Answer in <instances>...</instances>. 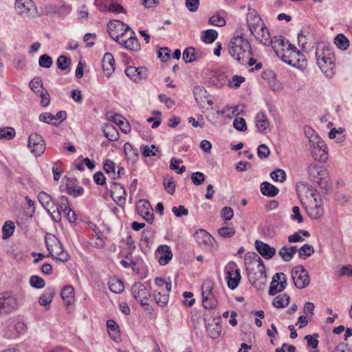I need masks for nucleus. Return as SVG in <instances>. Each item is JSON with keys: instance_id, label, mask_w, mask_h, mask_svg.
<instances>
[{"instance_id": "4c0bfd02", "label": "nucleus", "mask_w": 352, "mask_h": 352, "mask_svg": "<svg viewBox=\"0 0 352 352\" xmlns=\"http://www.w3.org/2000/svg\"><path fill=\"white\" fill-rule=\"evenodd\" d=\"M30 89L36 95L41 94L45 89L43 87V81L41 77L33 78L29 83Z\"/></svg>"}, {"instance_id": "69168bd1", "label": "nucleus", "mask_w": 352, "mask_h": 352, "mask_svg": "<svg viewBox=\"0 0 352 352\" xmlns=\"http://www.w3.org/2000/svg\"><path fill=\"white\" fill-rule=\"evenodd\" d=\"M270 154V148L265 144H262L257 148L258 157L261 159H266Z\"/></svg>"}, {"instance_id": "de8ad7c7", "label": "nucleus", "mask_w": 352, "mask_h": 352, "mask_svg": "<svg viewBox=\"0 0 352 352\" xmlns=\"http://www.w3.org/2000/svg\"><path fill=\"white\" fill-rule=\"evenodd\" d=\"M14 224L12 221H6L2 228L3 239H7L10 237L14 233Z\"/></svg>"}, {"instance_id": "7c9ffc66", "label": "nucleus", "mask_w": 352, "mask_h": 352, "mask_svg": "<svg viewBox=\"0 0 352 352\" xmlns=\"http://www.w3.org/2000/svg\"><path fill=\"white\" fill-rule=\"evenodd\" d=\"M56 294V289L54 287H47L44 293L40 296L38 302L41 306L50 305Z\"/></svg>"}, {"instance_id": "052dcab7", "label": "nucleus", "mask_w": 352, "mask_h": 352, "mask_svg": "<svg viewBox=\"0 0 352 352\" xmlns=\"http://www.w3.org/2000/svg\"><path fill=\"white\" fill-rule=\"evenodd\" d=\"M71 59L66 56L61 55L58 57L56 61L57 67L62 69L65 70L70 65Z\"/></svg>"}, {"instance_id": "473e14b6", "label": "nucleus", "mask_w": 352, "mask_h": 352, "mask_svg": "<svg viewBox=\"0 0 352 352\" xmlns=\"http://www.w3.org/2000/svg\"><path fill=\"white\" fill-rule=\"evenodd\" d=\"M313 157L319 162H324L328 159V152L327 145L324 147H314L311 151Z\"/></svg>"}, {"instance_id": "2eb2a0df", "label": "nucleus", "mask_w": 352, "mask_h": 352, "mask_svg": "<svg viewBox=\"0 0 352 352\" xmlns=\"http://www.w3.org/2000/svg\"><path fill=\"white\" fill-rule=\"evenodd\" d=\"M28 146L36 156H40L45 149V144L42 136L37 133H32L30 135Z\"/></svg>"}, {"instance_id": "f704fd0d", "label": "nucleus", "mask_w": 352, "mask_h": 352, "mask_svg": "<svg viewBox=\"0 0 352 352\" xmlns=\"http://www.w3.org/2000/svg\"><path fill=\"white\" fill-rule=\"evenodd\" d=\"M308 174L309 179L312 182H316V179H319L321 176L326 175L327 171L325 169H319L316 165H309L308 166Z\"/></svg>"}, {"instance_id": "b1692460", "label": "nucleus", "mask_w": 352, "mask_h": 352, "mask_svg": "<svg viewBox=\"0 0 352 352\" xmlns=\"http://www.w3.org/2000/svg\"><path fill=\"white\" fill-rule=\"evenodd\" d=\"M124 72L130 79L135 82L146 78V69L145 67L129 66L126 68Z\"/></svg>"}, {"instance_id": "ddd939ff", "label": "nucleus", "mask_w": 352, "mask_h": 352, "mask_svg": "<svg viewBox=\"0 0 352 352\" xmlns=\"http://www.w3.org/2000/svg\"><path fill=\"white\" fill-rule=\"evenodd\" d=\"M205 76L208 82L217 88L224 86L228 80L225 72L218 69H208L206 71Z\"/></svg>"}, {"instance_id": "13d9d810", "label": "nucleus", "mask_w": 352, "mask_h": 352, "mask_svg": "<svg viewBox=\"0 0 352 352\" xmlns=\"http://www.w3.org/2000/svg\"><path fill=\"white\" fill-rule=\"evenodd\" d=\"M298 45L301 46V49L304 52H307L308 48L314 44V38L311 37H303L300 38V36H298Z\"/></svg>"}, {"instance_id": "e433bc0d", "label": "nucleus", "mask_w": 352, "mask_h": 352, "mask_svg": "<svg viewBox=\"0 0 352 352\" xmlns=\"http://www.w3.org/2000/svg\"><path fill=\"white\" fill-rule=\"evenodd\" d=\"M289 301V296L286 294H281L274 299L272 305L276 308H284L288 306Z\"/></svg>"}, {"instance_id": "39448f33", "label": "nucleus", "mask_w": 352, "mask_h": 352, "mask_svg": "<svg viewBox=\"0 0 352 352\" xmlns=\"http://www.w3.org/2000/svg\"><path fill=\"white\" fill-rule=\"evenodd\" d=\"M45 243L49 252V255L52 258L61 262H67L69 260V254L63 250V244L53 234H47L45 236Z\"/></svg>"}, {"instance_id": "c85d7f7f", "label": "nucleus", "mask_w": 352, "mask_h": 352, "mask_svg": "<svg viewBox=\"0 0 352 352\" xmlns=\"http://www.w3.org/2000/svg\"><path fill=\"white\" fill-rule=\"evenodd\" d=\"M109 120L116 123L122 133L126 134L131 131V126L127 121H124V118L120 114H116L109 117Z\"/></svg>"}, {"instance_id": "c9c22d12", "label": "nucleus", "mask_w": 352, "mask_h": 352, "mask_svg": "<svg viewBox=\"0 0 352 352\" xmlns=\"http://www.w3.org/2000/svg\"><path fill=\"white\" fill-rule=\"evenodd\" d=\"M107 327L109 336L113 340H117L120 338L119 327L113 320L107 321Z\"/></svg>"}, {"instance_id": "7ed1b4c3", "label": "nucleus", "mask_w": 352, "mask_h": 352, "mask_svg": "<svg viewBox=\"0 0 352 352\" xmlns=\"http://www.w3.org/2000/svg\"><path fill=\"white\" fill-rule=\"evenodd\" d=\"M230 56L239 63L244 65L250 56H252V50L249 41L242 36H237L231 39L228 45Z\"/></svg>"}, {"instance_id": "4468645a", "label": "nucleus", "mask_w": 352, "mask_h": 352, "mask_svg": "<svg viewBox=\"0 0 352 352\" xmlns=\"http://www.w3.org/2000/svg\"><path fill=\"white\" fill-rule=\"evenodd\" d=\"M287 286V277L283 272L276 273L270 283L268 294L274 296L276 294L283 292Z\"/></svg>"}, {"instance_id": "3c124183", "label": "nucleus", "mask_w": 352, "mask_h": 352, "mask_svg": "<svg viewBox=\"0 0 352 352\" xmlns=\"http://www.w3.org/2000/svg\"><path fill=\"white\" fill-rule=\"evenodd\" d=\"M214 282L210 279H206L204 281L201 286L202 297L210 295H214L212 292Z\"/></svg>"}, {"instance_id": "79ce46f5", "label": "nucleus", "mask_w": 352, "mask_h": 352, "mask_svg": "<svg viewBox=\"0 0 352 352\" xmlns=\"http://www.w3.org/2000/svg\"><path fill=\"white\" fill-rule=\"evenodd\" d=\"M203 306L206 309H214L217 307L218 301L214 295L202 297Z\"/></svg>"}, {"instance_id": "412c9836", "label": "nucleus", "mask_w": 352, "mask_h": 352, "mask_svg": "<svg viewBox=\"0 0 352 352\" xmlns=\"http://www.w3.org/2000/svg\"><path fill=\"white\" fill-rule=\"evenodd\" d=\"M118 41L119 42L117 43L119 45L129 50L137 52L141 50L140 43L138 38L135 36V32L133 30L131 31V35L128 38L122 37Z\"/></svg>"}, {"instance_id": "338daca9", "label": "nucleus", "mask_w": 352, "mask_h": 352, "mask_svg": "<svg viewBox=\"0 0 352 352\" xmlns=\"http://www.w3.org/2000/svg\"><path fill=\"white\" fill-rule=\"evenodd\" d=\"M233 126L239 131H245L247 130V125L244 118H235L233 122Z\"/></svg>"}, {"instance_id": "a19ab883", "label": "nucleus", "mask_w": 352, "mask_h": 352, "mask_svg": "<svg viewBox=\"0 0 352 352\" xmlns=\"http://www.w3.org/2000/svg\"><path fill=\"white\" fill-rule=\"evenodd\" d=\"M124 152L129 160L135 161L138 157V151L133 148L131 144L126 142L124 144Z\"/></svg>"}, {"instance_id": "774afa93", "label": "nucleus", "mask_w": 352, "mask_h": 352, "mask_svg": "<svg viewBox=\"0 0 352 352\" xmlns=\"http://www.w3.org/2000/svg\"><path fill=\"white\" fill-rule=\"evenodd\" d=\"M191 179L195 186H199L204 183L205 175L201 172H195L192 174Z\"/></svg>"}, {"instance_id": "dca6fc26", "label": "nucleus", "mask_w": 352, "mask_h": 352, "mask_svg": "<svg viewBox=\"0 0 352 352\" xmlns=\"http://www.w3.org/2000/svg\"><path fill=\"white\" fill-rule=\"evenodd\" d=\"M136 210L148 223L152 224L154 221L153 210L150 203L146 199H140L136 204Z\"/></svg>"}, {"instance_id": "ea45409f", "label": "nucleus", "mask_w": 352, "mask_h": 352, "mask_svg": "<svg viewBox=\"0 0 352 352\" xmlns=\"http://www.w3.org/2000/svg\"><path fill=\"white\" fill-rule=\"evenodd\" d=\"M61 298L68 304L71 303L74 296V289L72 285H65L61 290Z\"/></svg>"}, {"instance_id": "393cba45", "label": "nucleus", "mask_w": 352, "mask_h": 352, "mask_svg": "<svg viewBox=\"0 0 352 352\" xmlns=\"http://www.w3.org/2000/svg\"><path fill=\"white\" fill-rule=\"evenodd\" d=\"M37 197L40 204L50 215V212H52L51 209H53L54 205L56 204V200L54 199L50 195L44 191H41L38 194Z\"/></svg>"}, {"instance_id": "72a5a7b5", "label": "nucleus", "mask_w": 352, "mask_h": 352, "mask_svg": "<svg viewBox=\"0 0 352 352\" xmlns=\"http://www.w3.org/2000/svg\"><path fill=\"white\" fill-rule=\"evenodd\" d=\"M201 57V54L196 52L195 48L188 47L183 52V59L186 63H192Z\"/></svg>"}, {"instance_id": "f257e3e1", "label": "nucleus", "mask_w": 352, "mask_h": 352, "mask_svg": "<svg viewBox=\"0 0 352 352\" xmlns=\"http://www.w3.org/2000/svg\"><path fill=\"white\" fill-rule=\"evenodd\" d=\"M246 23L251 34L261 43L269 42L270 32L258 12L248 6Z\"/></svg>"}, {"instance_id": "cd10ccee", "label": "nucleus", "mask_w": 352, "mask_h": 352, "mask_svg": "<svg viewBox=\"0 0 352 352\" xmlns=\"http://www.w3.org/2000/svg\"><path fill=\"white\" fill-rule=\"evenodd\" d=\"M256 126L258 131L261 133H267V130L270 126V122L266 115L263 112H259L255 118Z\"/></svg>"}, {"instance_id": "aec40b11", "label": "nucleus", "mask_w": 352, "mask_h": 352, "mask_svg": "<svg viewBox=\"0 0 352 352\" xmlns=\"http://www.w3.org/2000/svg\"><path fill=\"white\" fill-rule=\"evenodd\" d=\"M133 296L139 302L147 300L151 297V293L146 286L140 282L135 283L131 287Z\"/></svg>"}, {"instance_id": "c03bdc74", "label": "nucleus", "mask_w": 352, "mask_h": 352, "mask_svg": "<svg viewBox=\"0 0 352 352\" xmlns=\"http://www.w3.org/2000/svg\"><path fill=\"white\" fill-rule=\"evenodd\" d=\"M217 36L218 32L215 30L209 29L203 32L201 38L206 43H212L217 39Z\"/></svg>"}, {"instance_id": "49530a36", "label": "nucleus", "mask_w": 352, "mask_h": 352, "mask_svg": "<svg viewBox=\"0 0 352 352\" xmlns=\"http://www.w3.org/2000/svg\"><path fill=\"white\" fill-rule=\"evenodd\" d=\"M140 151L144 157L156 156L157 153L159 152V148L155 145L151 146H141Z\"/></svg>"}, {"instance_id": "2f4dec72", "label": "nucleus", "mask_w": 352, "mask_h": 352, "mask_svg": "<svg viewBox=\"0 0 352 352\" xmlns=\"http://www.w3.org/2000/svg\"><path fill=\"white\" fill-rule=\"evenodd\" d=\"M103 133L106 138L111 142L119 139L120 135L117 128L111 124H107L103 129Z\"/></svg>"}, {"instance_id": "bf43d9fd", "label": "nucleus", "mask_w": 352, "mask_h": 352, "mask_svg": "<svg viewBox=\"0 0 352 352\" xmlns=\"http://www.w3.org/2000/svg\"><path fill=\"white\" fill-rule=\"evenodd\" d=\"M53 60L52 57L47 54H43L39 57L38 65L41 67L50 68L52 65Z\"/></svg>"}, {"instance_id": "864d4df0", "label": "nucleus", "mask_w": 352, "mask_h": 352, "mask_svg": "<svg viewBox=\"0 0 352 352\" xmlns=\"http://www.w3.org/2000/svg\"><path fill=\"white\" fill-rule=\"evenodd\" d=\"M286 177L285 172L280 168H277L270 173V177L274 182H279L282 183L286 180Z\"/></svg>"}, {"instance_id": "f8f14e48", "label": "nucleus", "mask_w": 352, "mask_h": 352, "mask_svg": "<svg viewBox=\"0 0 352 352\" xmlns=\"http://www.w3.org/2000/svg\"><path fill=\"white\" fill-rule=\"evenodd\" d=\"M314 200L308 206H304L307 215L311 219H320L323 217L324 210L321 206V201H317V195L315 192L311 193Z\"/></svg>"}, {"instance_id": "0e129e2a", "label": "nucleus", "mask_w": 352, "mask_h": 352, "mask_svg": "<svg viewBox=\"0 0 352 352\" xmlns=\"http://www.w3.org/2000/svg\"><path fill=\"white\" fill-rule=\"evenodd\" d=\"M158 58L163 62H166L170 58V50L166 47H161L157 53Z\"/></svg>"}, {"instance_id": "0eeeda50", "label": "nucleus", "mask_w": 352, "mask_h": 352, "mask_svg": "<svg viewBox=\"0 0 352 352\" xmlns=\"http://www.w3.org/2000/svg\"><path fill=\"white\" fill-rule=\"evenodd\" d=\"M225 273L228 287L232 290L236 289L241 278L236 263L234 261L229 262L225 267Z\"/></svg>"}, {"instance_id": "603ef678", "label": "nucleus", "mask_w": 352, "mask_h": 352, "mask_svg": "<svg viewBox=\"0 0 352 352\" xmlns=\"http://www.w3.org/2000/svg\"><path fill=\"white\" fill-rule=\"evenodd\" d=\"M155 232L151 228L144 229L141 234V241L145 243L147 247L150 243V240L153 238Z\"/></svg>"}, {"instance_id": "f03ea898", "label": "nucleus", "mask_w": 352, "mask_h": 352, "mask_svg": "<svg viewBox=\"0 0 352 352\" xmlns=\"http://www.w3.org/2000/svg\"><path fill=\"white\" fill-rule=\"evenodd\" d=\"M317 64L326 76L331 77L335 67V56L331 47L322 43H318L316 50Z\"/></svg>"}, {"instance_id": "f3484780", "label": "nucleus", "mask_w": 352, "mask_h": 352, "mask_svg": "<svg viewBox=\"0 0 352 352\" xmlns=\"http://www.w3.org/2000/svg\"><path fill=\"white\" fill-rule=\"evenodd\" d=\"M54 208L56 210H54L53 212H50V217L54 221L59 222L61 220L60 211L66 212L67 209L70 208L68 198L64 195L60 196L58 201L56 200V204L54 205Z\"/></svg>"}, {"instance_id": "9b49d317", "label": "nucleus", "mask_w": 352, "mask_h": 352, "mask_svg": "<svg viewBox=\"0 0 352 352\" xmlns=\"http://www.w3.org/2000/svg\"><path fill=\"white\" fill-rule=\"evenodd\" d=\"M194 237L202 249L210 250L217 245L214 239L205 230L199 229L196 231Z\"/></svg>"}, {"instance_id": "58836bf2", "label": "nucleus", "mask_w": 352, "mask_h": 352, "mask_svg": "<svg viewBox=\"0 0 352 352\" xmlns=\"http://www.w3.org/2000/svg\"><path fill=\"white\" fill-rule=\"evenodd\" d=\"M334 43L341 50H347L350 45L349 39L342 33L336 35L334 38Z\"/></svg>"}, {"instance_id": "37998d69", "label": "nucleus", "mask_w": 352, "mask_h": 352, "mask_svg": "<svg viewBox=\"0 0 352 352\" xmlns=\"http://www.w3.org/2000/svg\"><path fill=\"white\" fill-rule=\"evenodd\" d=\"M109 289L115 293L120 294L124 289V285L121 280L114 278H111L109 282Z\"/></svg>"}, {"instance_id": "4d7b16f0", "label": "nucleus", "mask_w": 352, "mask_h": 352, "mask_svg": "<svg viewBox=\"0 0 352 352\" xmlns=\"http://www.w3.org/2000/svg\"><path fill=\"white\" fill-rule=\"evenodd\" d=\"M111 197L113 195H126V191L122 185L117 182H112L111 188Z\"/></svg>"}, {"instance_id": "a878e982", "label": "nucleus", "mask_w": 352, "mask_h": 352, "mask_svg": "<svg viewBox=\"0 0 352 352\" xmlns=\"http://www.w3.org/2000/svg\"><path fill=\"white\" fill-rule=\"evenodd\" d=\"M156 254L160 255L158 261L161 265L168 264L173 258L171 250L167 245H160L157 249Z\"/></svg>"}, {"instance_id": "9d476101", "label": "nucleus", "mask_w": 352, "mask_h": 352, "mask_svg": "<svg viewBox=\"0 0 352 352\" xmlns=\"http://www.w3.org/2000/svg\"><path fill=\"white\" fill-rule=\"evenodd\" d=\"M252 260L250 262V264L252 265H256V270L254 268V267L247 266L246 271L248 277L249 278V275L255 274V278L256 279H260L261 278H267L265 267L263 260L261 257L255 254L252 253Z\"/></svg>"}, {"instance_id": "5701e85b", "label": "nucleus", "mask_w": 352, "mask_h": 352, "mask_svg": "<svg viewBox=\"0 0 352 352\" xmlns=\"http://www.w3.org/2000/svg\"><path fill=\"white\" fill-rule=\"evenodd\" d=\"M220 317L214 318L212 323L206 322V319H204L206 331L208 334L212 339H216L219 338L221 333V326L220 325Z\"/></svg>"}, {"instance_id": "a211bd4d", "label": "nucleus", "mask_w": 352, "mask_h": 352, "mask_svg": "<svg viewBox=\"0 0 352 352\" xmlns=\"http://www.w3.org/2000/svg\"><path fill=\"white\" fill-rule=\"evenodd\" d=\"M94 5L102 12L126 14V10L116 1H94Z\"/></svg>"}, {"instance_id": "20e7f679", "label": "nucleus", "mask_w": 352, "mask_h": 352, "mask_svg": "<svg viewBox=\"0 0 352 352\" xmlns=\"http://www.w3.org/2000/svg\"><path fill=\"white\" fill-rule=\"evenodd\" d=\"M269 42L266 43H263L264 45H271L273 48L274 52L276 55L282 59L283 62L285 63L300 68L304 69L307 67V60L305 59L300 60V58L297 60H292L287 56L285 55V51L286 50V47L288 44V41L283 36H274L273 38H271L270 35V38L268 39Z\"/></svg>"}, {"instance_id": "bb28decb", "label": "nucleus", "mask_w": 352, "mask_h": 352, "mask_svg": "<svg viewBox=\"0 0 352 352\" xmlns=\"http://www.w3.org/2000/svg\"><path fill=\"white\" fill-rule=\"evenodd\" d=\"M102 70L105 73L107 78H109L115 71V60L113 55L111 53H105L102 62Z\"/></svg>"}, {"instance_id": "4be33fe9", "label": "nucleus", "mask_w": 352, "mask_h": 352, "mask_svg": "<svg viewBox=\"0 0 352 352\" xmlns=\"http://www.w3.org/2000/svg\"><path fill=\"white\" fill-rule=\"evenodd\" d=\"M255 248L257 252L265 259H270L276 254V249L269 244L261 241H255Z\"/></svg>"}, {"instance_id": "c756f323", "label": "nucleus", "mask_w": 352, "mask_h": 352, "mask_svg": "<svg viewBox=\"0 0 352 352\" xmlns=\"http://www.w3.org/2000/svg\"><path fill=\"white\" fill-rule=\"evenodd\" d=\"M260 188L261 193L269 197H274L276 196L279 192L277 187L268 182H262Z\"/></svg>"}, {"instance_id": "680f3d73", "label": "nucleus", "mask_w": 352, "mask_h": 352, "mask_svg": "<svg viewBox=\"0 0 352 352\" xmlns=\"http://www.w3.org/2000/svg\"><path fill=\"white\" fill-rule=\"evenodd\" d=\"M208 23L212 25L223 27L226 25V20L218 14H216L209 19Z\"/></svg>"}, {"instance_id": "6e6d98bb", "label": "nucleus", "mask_w": 352, "mask_h": 352, "mask_svg": "<svg viewBox=\"0 0 352 352\" xmlns=\"http://www.w3.org/2000/svg\"><path fill=\"white\" fill-rule=\"evenodd\" d=\"M30 285L34 288L41 289L43 288L45 285V280L43 278L34 275L32 276L30 278Z\"/></svg>"}, {"instance_id": "423d86ee", "label": "nucleus", "mask_w": 352, "mask_h": 352, "mask_svg": "<svg viewBox=\"0 0 352 352\" xmlns=\"http://www.w3.org/2000/svg\"><path fill=\"white\" fill-rule=\"evenodd\" d=\"M131 30L129 25L119 20H111L107 24L109 34L116 43L122 37H124L127 32Z\"/></svg>"}, {"instance_id": "8fccbe9b", "label": "nucleus", "mask_w": 352, "mask_h": 352, "mask_svg": "<svg viewBox=\"0 0 352 352\" xmlns=\"http://www.w3.org/2000/svg\"><path fill=\"white\" fill-rule=\"evenodd\" d=\"M266 279L267 278H261L256 280L255 274L249 275L250 283L258 290H263L265 288Z\"/></svg>"}, {"instance_id": "5fc2aeb1", "label": "nucleus", "mask_w": 352, "mask_h": 352, "mask_svg": "<svg viewBox=\"0 0 352 352\" xmlns=\"http://www.w3.org/2000/svg\"><path fill=\"white\" fill-rule=\"evenodd\" d=\"M15 136V131L12 127H4L0 129V140H12Z\"/></svg>"}, {"instance_id": "a18cd8bd", "label": "nucleus", "mask_w": 352, "mask_h": 352, "mask_svg": "<svg viewBox=\"0 0 352 352\" xmlns=\"http://www.w3.org/2000/svg\"><path fill=\"white\" fill-rule=\"evenodd\" d=\"M153 296H154L156 303L159 306L164 307L167 305V303L168 302V297H169L168 294H166L165 292L162 293L161 292L155 291Z\"/></svg>"}, {"instance_id": "09e8293b", "label": "nucleus", "mask_w": 352, "mask_h": 352, "mask_svg": "<svg viewBox=\"0 0 352 352\" xmlns=\"http://www.w3.org/2000/svg\"><path fill=\"white\" fill-rule=\"evenodd\" d=\"M314 253V248L309 244H305L299 249L298 257L301 259H305Z\"/></svg>"}, {"instance_id": "6e6552de", "label": "nucleus", "mask_w": 352, "mask_h": 352, "mask_svg": "<svg viewBox=\"0 0 352 352\" xmlns=\"http://www.w3.org/2000/svg\"><path fill=\"white\" fill-rule=\"evenodd\" d=\"M292 276L294 284L298 289H304L310 283L309 275L303 265H298L293 268Z\"/></svg>"}, {"instance_id": "6ab92c4d", "label": "nucleus", "mask_w": 352, "mask_h": 352, "mask_svg": "<svg viewBox=\"0 0 352 352\" xmlns=\"http://www.w3.org/2000/svg\"><path fill=\"white\" fill-rule=\"evenodd\" d=\"M14 9L21 15L33 16L36 13L34 1H15Z\"/></svg>"}, {"instance_id": "e2e57ef3", "label": "nucleus", "mask_w": 352, "mask_h": 352, "mask_svg": "<svg viewBox=\"0 0 352 352\" xmlns=\"http://www.w3.org/2000/svg\"><path fill=\"white\" fill-rule=\"evenodd\" d=\"M318 337H319V335L318 333H314L313 336H311V335L305 336V339L307 342V346L311 347L313 349H316L318 345Z\"/></svg>"}, {"instance_id": "1a4fd4ad", "label": "nucleus", "mask_w": 352, "mask_h": 352, "mask_svg": "<svg viewBox=\"0 0 352 352\" xmlns=\"http://www.w3.org/2000/svg\"><path fill=\"white\" fill-rule=\"evenodd\" d=\"M18 307L16 298L8 292L0 293V316L9 314Z\"/></svg>"}]
</instances>
